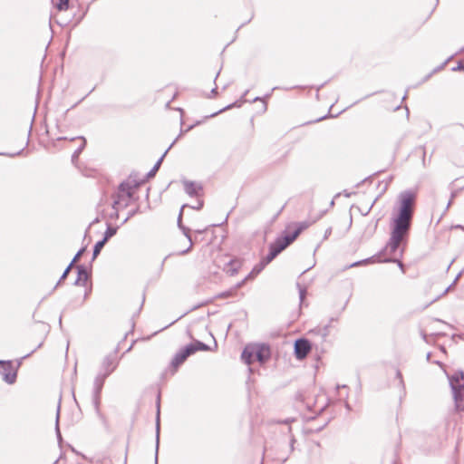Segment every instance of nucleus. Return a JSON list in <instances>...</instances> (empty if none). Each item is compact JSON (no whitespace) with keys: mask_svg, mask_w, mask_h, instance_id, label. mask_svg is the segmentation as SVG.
Instances as JSON below:
<instances>
[{"mask_svg":"<svg viewBox=\"0 0 464 464\" xmlns=\"http://www.w3.org/2000/svg\"><path fill=\"white\" fill-rule=\"evenodd\" d=\"M106 378H107V376L98 372V374L96 375L94 382H93L92 404H93L94 410L96 411V414L100 418L102 417V414L100 411L101 393H102V387H103Z\"/></svg>","mask_w":464,"mask_h":464,"instance_id":"20e7f679","label":"nucleus"},{"mask_svg":"<svg viewBox=\"0 0 464 464\" xmlns=\"http://www.w3.org/2000/svg\"><path fill=\"white\" fill-rule=\"evenodd\" d=\"M117 230H118V227H112L110 224H107V228H106V230L103 234V237L102 239L107 243L108 240L117 233Z\"/></svg>","mask_w":464,"mask_h":464,"instance_id":"393cba45","label":"nucleus"},{"mask_svg":"<svg viewBox=\"0 0 464 464\" xmlns=\"http://www.w3.org/2000/svg\"><path fill=\"white\" fill-rule=\"evenodd\" d=\"M395 376H396V379L398 380V385L404 389V382H403V379H402V374L401 372V371L399 369H396V372H395Z\"/></svg>","mask_w":464,"mask_h":464,"instance_id":"7c9ffc66","label":"nucleus"},{"mask_svg":"<svg viewBox=\"0 0 464 464\" xmlns=\"http://www.w3.org/2000/svg\"><path fill=\"white\" fill-rule=\"evenodd\" d=\"M448 378L455 407L457 411H464V372L456 371L453 374L448 375Z\"/></svg>","mask_w":464,"mask_h":464,"instance_id":"7ed1b4c3","label":"nucleus"},{"mask_svg":"<svg viewBox=\"0 0 464 464\" xmlns=\"http://www.w3.org/2000/svg\"><path fill=\"white\" fill-rule=\"evenodd\" d=\"M455 196H456V193H455V192L451 193V198H450V201L448 202V204H447L446 210H447V209L450 208V206L451 205V203H452V199H453V198H454Z\"/></svg>","mask_w":464,"mask_h":464,"instance_id":"c03bdc74","label":"nucleus"},{"mask_svg":"<svg viewBox=\"0 0 464 464\" xmlns=\"http://www.w3.org/2000/svg\"><path fill=\"white\" fill-rule=\"evenodd\" d=\"M76 269H77V278L74 281L73 285L83 286V285H85L86 282L88 281V279L90 277V274L88 273L87 268L82 265L77 266Z\"/></svg>","mask_w":464,"mask_h":464,"instance_id":"f8f14e48","label":"nucleus"},{"mask_svg":"<svg viewBox=\"0 0 464 464\" xmlns=\"http://www.w3.org/2000/svg\"><path fill=\"white\" fill-rule=\"evenodd\" d=\"M249 279H250V278H249V277H247V276H246L244 279H242L240 282H238V283L236 285V287H235V288H236V289H238V288L242 287V286L246 284V282L247 280H249Z\"/></svg>","mask_w":464,"mask_h":464,"instance_id":"e433bc0d","label":"nucleus"},{"mask_svg":"<svg viewBox=\"0 0 464 464\" xmlns=\"http://www.w3.org/2000/svg\"><path fill=\"white\" fill-rule=\"evenodd\" d=\"M105 244H106V242L102 239L96 242V244L93 246L92 258V260H94L99 256V254L101 253V251L103 248Z\"/></svg>","mask_w":464,"mask_h":464,"instance_id":"a878e982","label":"nucleus"},{"mask_svg":"<svg viewBox=\"0 0 464 464\" xmlns=\"http://www.w3.org/2000/svg\"><path fill=\"white\" fill-rule=\"evenodd\" d=\"M276 256H275L270 251L268 254L261 259L265 265H268L270 262H272Z\"/></svg>","mask_w":464,"mask_h":464,"instance_id":"72a5a7b5","label":"nucleus"},{"mask_svg":"<svg viewBox=\"0 0 464 464\" xmlns=\"http://www.w3.org/2000/svg\"><path fill=\"white\" fill-rule=\"evenodd\" d=\"M73 266L74 265L70 262V264L67 266V267L65 268V270L62 274V276H61L59 281L57 282V284L55 285L54 288H56L64 279H66V277L68 276V275H69V273L72 270Z\"/></svg>","mask_w":464,"mask_h":464,"instance_id":"bb28decb","label":"nucleus"},{"mask_svg":"<svg viewBox=\"0 0 464 464\" xmlns=\"http://www.w3.org/2000/svg\"><path fill=\"white\" fill-rule=\"evenodd\" d=\"M145 181V179L138 182L130 178L125 181H122L118 190L112 195V209H115V217H119L120 208H127L134 195V190Z\"/></svg>","mask_w":464,"mask_h":464,"instance_id":"f03ea898","label":"nucleus"},{"mask_svg":"<svg viewBox=\"0 0 464 464\" xmlns=\"http://www.w3.org/2000/svg\"><path fill=\"white\" fill-rule=\"evenodd\" d=\"M85 249H86L85 246L80 248L78 250V252L76 253V255L73 256V258L71 261V263L74 265L80 259V257L82 256V254L84 253Z\"/></svg>","mask_w":464,"mask_h":464,"instance_id":"473e14b6","label":"nucleus"},{"mask_svg":"<svg viewBox=\"0 0 464 464\" xmlns=\"http://www.w3.org/2000/svg\"><path fill=\"white\" fill-rule=\"evenodd\" d=\"M296 286H297L298 292H299L300 304H302L304 303V298L306 296L307 291H306V288L303 287L299 283L296 284Z\"/></svg>","mask_w":464,"mask_h":464,"instance_id":"cd10ccee","label":"nucleus"},{"mask_svg":"<svg viewBox=\"0 0 464 464\" xmlns=\"http://www.w3.org/2000/svg\"><path fill=\"white\" fill-rule=\"evenodd\" d=\"M317 331L320 333L323 338H325L329 334V325H325L324 328H320Z\"/></svg>","mask_w":464,"mask_h":464,"instance_id":"c9c22d12","label":"nucleus"},{"mask_svg":"<svg viewBox=\"0 0 464 464\" xmlns=\"http://www.w3.org/2000/svg\"><path fill=\"white\" fill-rule=\"evenodd\" d=\"M2 365L1 373L4 381L8 384H13L16 381L17 373L16 371L13 370V364L11 361H0Z\"/></svg>","mask_w":464,"mask_h":464,"instance_id":"6e6552de","label":"nucleus"},{"mask_svg":"<svg viewBox=\"0 0 464 464\" xmlns=\"http://www.w3.org/2000/svg\"><path fill=\"white\" fill-rule=\"evenodd\" d=\"M192 347L188 346L187 344L175 353L170 362V367L173 368L174 372L187 360L188 356L192 355Z\"/></svg>","mask_w":464,"mask_h":464,"instance_id":"0eeeda50","label":"nucleus"},{"mask_svg":"<svg viewBox=\"0 0 464 464\" xmlns=\"http://www.w3.org/2000/svg\"><path fill=\"white\" fill-rule=\"evenodd\" d=\"M248 93V90H246L243 94L242 96L240 97L239 100L227 105L226 107L220 109L219 111H216V112H213L212 114H210L209 116H207V118H213L217 115H218L219 113H222L227 110H230L232 108H239L241 107V105L246 102V94Z\"/></svg>","mask_w":464,"mask_h":464,"instance_id":"ddd939ff","label":"nucleus"},{"mask_svg":"<svg viewBox=\"0 0 464 464\" xmlns=\"http://www.w3.org/2000/svg\"><path fill=\"white\" fill-rule=\"evenodd\" d=\"M337 390L340 389V388H343V389H347L348 387L346 385H337Z\"/></svg>","mask_w":464,"mask_h":464,"instance_id":"13d9d810","label":"nucleus"},{"mask_svg":"<svg viewBox=\"0 0 464 464\" xmlns=\"http://www.w3.org/2000/svg\"><path fill=\"white\" fill-rule=\"evenodd\" d=\"M334 205V200L332 199L331 202H330V206L333 207Z\"/></svg>","mask_w":464,"mask_h":464,"instance_id":"0e129e2a","label":"nucleus"},{"mask_svg":"<svg viewBox=\"0 0 464 464\" xmlns=\"http://www.w3.org/2000/svg\"><path fill=\"white\" fill-rule=\"evenodd\" d=\"M312 349L311 343L305 338L297 339L294 344V353L298 360L304 359Z\"/></svg>","mask_w":464,"mask_h":464,"instance_id":"39448f33","label":"nucleus"},{"mask_svg":"<svg viewBox=\"0 0 464 464\" xmlns=\"http://www.w3.org/2000/svg\"><path fill=\"white\" fill-rule=\"evenodd\" d=\"M183 184L185 192L190 197L198 196V192L202 190V186L194 181L185 180Z\"/></svg>","mask_w":464,"mask_h":464,"instance_id":"4468645a","label":"nucleus"},{"mask_svg":"<svg viewBox=\"0 0 464 464\" xmlns=\"http://www.w3.org/2000/svg\"><path fill=\"white\" fill-rule=\"evenodd\" d=\"M88 95H89V93H88V94H86L84 97H82V98L78 102H76L75 104H73V105L72 106V109L75 108L79 103H81L83 100H85V98H86Z\"/></svg>","mask_w":464,"mask_h":464,"instance_id":"49530a36","label":"nucleus"},{"mask_svg":"<svg viewBox=\"0 0 464 464\" xmlns=\"http://www.w3.org/2000/svg\"><path fill=\"white\" fill-rule=\"evenodd\" d=\"M76 139L82 140V143L78 147V149L74 150V152L72 155V163H74L78 160L80 154L82 153V151L84 150V148L86 146V140H85L84 137H82V136L78 137V138H74V137L71 138V139H69V140L72 141V140H74ZM68 140V138L67 137H59L57 139V140Z\"/></svg>","mask_w":464,"mask_h":464,"instance_id":"dca6fc26","label":"nucleus"},{"mask_svg":"<svg viewBox=\"0 0 464 464\" xmlns=\"http://www.w3.org/2000/svg\"><path fill=\"white\" fill-rule=\"evenodd\" d=\"M206 230H207V228H204V229H198V230H196V232H197V233H198V234H202V233H204Z\"/></svg>","mask_w":464,"mask_h":464,"instance_id":"5fc2aeb1","label":"nucleus"},{"mask_svg":"<svg viewBox=\"0 0 464 464\" xmlns=\"http://www.w3.org/2000/svg\"><path fill=\"white\" fill-rule=\"evenodd\" d=\"M157 412H156V449H155V464H158V454L160 446V394L157 397Z\"/></svg>","mask_w":464,"mask_h":464,"instance_id":"9d476101","label":"nucleus"},{"mask_svg":"<svg viewBox=\"0 0 464 464\" xmlns=\"http://www.w3.org/2000/svg\"><path fill=\"white\" fill-rule=\"evenodd\" d=\"M453 262H454V259H453L452 261H450V265H449V266H448V267H447V270H449V269H450V266L453 264Z\"/></svg>","mask_w":464,"mask_h":464,"instance_id":"e2e57ef3","label":"nucleus"},{"mask_svg":"<svg viewBox=\"0 0 464 464\" xmlns=\"http://www.w3.org/2000/svg\"><path fill=\"white\" fill-rule=\"evenodd\" d=\"M298 236L293 231L291 234H285L282 237H278L276 239L281 242L282 246L286 248L290 244H292Z\"/></svg>","mask_w":464,"mask_h":464,"instance_id":"aec40b11","label":"nucleus"},{"mask_svg":"<svg viewBox=\"0 0 464 464\" xmlns=\"http://www.w3.org/2000/svg\"><path fill=\"white\" fill-rule=\"evenodd\" d=\"M117 365L118 361L116 353H113L111 354L107 355L103 359L99 372L108 377L114 372V370L117 368Z\"/></svg>","mask_w":464,"mask_h":464,"instance_id":"423d86ee","label":"nucleus"},{"mask_svg":"<svg viewBox=\"0 0 464 464\" xmlns=\"http://www.w3.org/2000/svg\"><path fill=\"white\" fill-rule=\"evenodd\" d=\"M173 145H174V142H172L169 146V148L165 150L163 155L157 160V162L154 164L153 168L147 173L146 179H150L153 178L156 175L157 171L159 170V169L161 166V163L163 161L164 157L166 156L168 151L172 148Z\"/></svg>","mask_w":464,"mask_h":464,"instance_id":"f3484780","label":"nucleus"},{"mask_svg":"<svg viewBox=\"0 0 464 464\" xmlns=\"http://www.w3.org/2000/svg\"><path fill=\"white\" fill-rule=\"evenodd\" d=\"M137 212H138V209L131 210V211L128 214L127 218L122 221V224L126 223V222L129 220V218H131V217H133Z\"/></svg>","mask_w":464,"mask_h":464,"instance_id":"58836bf2","label":"nucleus"},{"mask_svg":"<svg viewBox=\"0 0 464 464\" xmlns=\"http://www.w3.org/2000/svg\"><path fill=\"white\" fill-rule=\"evenodd\" d=\"M266 266V265H265L263 261H260L252 268L251 272L247 275V277L250 279L254 278L260 274Z\"/></svg>","mask_w":464,"mask_h":464,"instance_id":"b1692460","label":"nucleus"},{"mask_svg":"<svg viewBox=\"0 0 464 464\" xmlns=\"http://www.w3.org/2000/svg\"><path fill=\"white\" fill-rule=\"evenodd\" d=\"M256 360L260 363H265L271 356L270 348L267 344H253Z\"/></svg>","mask_w":464,"mask_h":464,"instance_id":"1a4fd4ad","label":"nucleus"},{"mask_svg":"<svg viewBox=\"0 0 464 464\" xmlns=\"http://www.w3.org/2000/svg\"><path fill=\"white\" fill-rule=\"evenodd\" d=\"M421 337H422V339H423L426 343H428V342H429V341H428V335H427L424 332H421Z\"/></svg>","mask_w":464,"mask_h":464,"instance_id":"8fccbe9b","label":"nucleus"},{"mask_svg":"<svg viewBox=\"0 0 464 464\" xmlns=\"http://www.w3.org/2000/svg\"><path fill=\"white\" fill-rule=\"evenodd\" d=\"M345 408H346L348 411H350V410H351V406H350V404H349L347 401L345 402Z\"/></svg>","mask_w":464,"mask_h":464,"instance_id":"bf43d9fd","label":"nucleus"},{"mask_svg":"<svg viewBox=\"0 0 464 464\" xmlns=\"http://www.w3.org/2000/svg\"><path fill=\"white\" fill-rule=\"evenodd\" d=\"M436 321H437V322H440V323H442V324H446V323H445L444 321H442V320H440V319H436Z\"/></svg>","mask_w":464,"mask_h":464,"instance_id":"69168bd1","label":"nucleus"},{"mask_svg":"<svg viewBox=\"0 0 464 464\" xmlns=\"http://www.w3.org/2000/svg\"><path fill=\"white\" fill-rule=\"evenodd\" d=\"M289 457V454L285 455V456H283L280 458V460H282L283 462H285Z\"/></svg>","mask_w":464,"mask_h":464,"instance_id":"603ef678","label":"nucleus"},{"mask_svg":"<svg viewBox=\"0 0 464 464\" xmlns=\"http://www.w3.org/2000/svg\"><path fill=\"white\" fill-rule=\"evenodd\" d=\"M461 275H462V271H461V272H459V273L457 275V276L455 277V279H454V281H453L452 285H454V284H455V283H456V282L460 278Z\"/></svg>","mask_w":464,"mask_h":464,"instance_id":"09e8293b","label":"nucleus"},{"mask_svg":"<svg viewBox=\"0 0 464 464\" xmlns=\"http://www.w3.org/2000/svg\"><path fill=\"white\" fill-rule=\"evenodd\" d=\"M262 99L260 97H256L254 98L252 101H250V102H259L261 101Z\"/></svg>","mask_w":464,"mask_h":464,"instance_id":"864d4df0","label":"nucleus"},{"mask_svg":"<svg viewBox=\"0 0 464 464\" xmlns=\"http://www.w3.org/2000/svg\"><path fill=\"white\" fill-rule=\"evenodd\" d=\"M416 199L417 193L411 189L403 190L398 195V208L394 210L393 217L392 218L391 237L386 246L376 255L356 261L351 264L349 267H355L362 265L378 262V260L385 254L394 255L396 253L400 245L406 241L409 235L414 214Z\"/></svg>","mask_w":464,"mask_h":464,"instance_id":"f257e3e1","label":"nucleus"},{"mask_svg":"<svg viewBox=\"0 0 464 464\" xmlns=\"http://www.w3.org/2000/svg\"><path fill=\"white\" fill-rule=\"evenodd\" d=\"M218 94V88L217 86L214 87L211 92H210V94L208 96V98H212L213 96L217 95Z\"/></svg>","mask_w":464,"mask_h":464,"instance_id":"a19ab883","label":"nucleus"},{"mask_svg":"<svg viewBox=\"0 0 464 464\" xmlns=\"http://www.w3.org/2000/svg\"><path fill=\"white\" fill-rule=\"evenodd\" d=\"M231 295V292H223L221 293L218 296L221 297V298H225V297H227V296H230Z\"/></svg>","mask_w":464,"mask_h":464,"instance_id":"37998d69","label":"nucleus"},{"mask_svg":"<svg viewBox=\"0 0 464 464\" xmlns=\"http://www.w3.org/2000/svg\"><path fill=\"white\" fill-rule=\"evenodd\" d=\"M324 212H323L320 217H318L317 218L315 219H313L311 221L309 220H305V221H301V222H298V223H295V229L294 230L295 232V234L297 236H299L304 230H305L306 228H308L312 224H314V222H316V220L318 218H320L323 215H324Z\"/></svg>","mask_w":464,"mask_h":464,"instance_id":"6ab92c4d","label":"nucleus"},{"mask_svg":"<svg viewBox=\"0 0 464 464\" xmlns=\"http://www.w3.org/2000/svg\"><path fill=\"white\" fill-rule=\"evenodd\" d=\"M56 8L59 11H66L69 8V0H58Z\"/></svg>","mask_w":464,"mask_h":464,"instance_id":"c85d7f7f","label":"nucleus"},{"mask_svg":"<svg viewBox=\"0 0 464 464\" xmlns=\"http://www.w3.org/2000/svg\"><path fill=\"white\" fill-rule=\"evenodd\" d=\"M241 267V261L238 259H231L227 265L225 270L230 276L237 274Z\"/></svg>","mask_w":464,"mask_h":464,"instance_id":"a211bd4d","label":"nucleus"},{"mask_svg":"<svg viewBox=\"0 0 464 464\" xmlns=\"http://www.w3.org/2000/svg\"><path fill=\"white\" fill-rule=\"evenodd\" d=\"M23 150H24V148L22 150H20L19 151L15 152V153H10V154L1 153V154L2 155H7V156H9L11 158H14L15 156L20 155L23 152Z\"/></svg>","mask_w":464,"mask_h":464,"instance_id":"ea45409f","label":"nucleus"},{"mask_svg":"<svg viewBox=\"0 0 464 464\" xmlns=\"http://www.w3.org/2000/svg\"><path fill=\"white\" fill-rule=\"evenodd\" d=\"M462 52H464V46L458 53H462Z\"/></svg>","mask_w":464,"mask_h":464,"instance_id":"774afa93","label":"nucleus"},{"mask_svg":"<svg viewBox=\"0 0 464 464\" xmlns=\"http://www.w3.org/2000/svg\"><path fill=\"white\" fill-rule=\"evenodd\" d=\"M241 360L247 365H250L256 360L253 344H248L244 348Z\"/></svg>","mask_w":464,"mask_h":464,"instance_id":"2eb2a0df","label":"nucleus"},{"mask_svg":"<svg viewBox=\"0 0 464 464\" xmlns=\"http://www.w3.org/2000/svg\"><path fill=\"white\" fill-rule=\"evenodd\" d=\"M111 218H117L118 217H115V209H113V212L110 215Z\"/></svg>","mask_w":464,"mask_h":464,"instance_id":"6e6d98bb","label":"nucleus"},{"mask_svg":"<svg viewBox=\"0 0 464 464\" xmlns=\"http://www.w3.org/2000/svg\"><path fill=\"white\" fill-rule=\"evenodd\" d=\"M100 221L99 218H96L92 223L91 225L92 224H95V223H98Z\"/></svg>","mask_w":464,"mask_h":464,"instance_id":"052dcab7","label":"nucleus"},{"mask_svg":"<svg viewBox=\"0 0 464 464\" xmlns=\"http://www.w3.org/2000/svg\"><path fill=\"white\" fill-rule=\"evenodd\" d=\"M188 346L192 347V349H193L191 351L192 354L198 351H208L210 349L208 344L204 343L203 342L198 341V340L194 341L191 343H188Z\"/></svg>","mask_w":464,"mask_h":464,"instance_id":"412c9836","label":"nucleus"},{"mask_svg":"<svg viewBox=\"0 0 464 464\" xmlns=\"http://www.w3.org/2000/svg\"><path fill=\"white\" fill-rule=\"evenodd\" d=\"M430 353H427V360H430Z\"/></svg>","mask_w":464,"mask_h":464,"instance_id":"338daca9","label":"nucleus"},{"mask_svg":"<svg viewBox=\"0 0 464 464\" xmlns=\"http://www.w3.org/2000/svg\"><path fill=\"white\" fill-rule=\"evenodd\" d=\"M202 207H203V201H200V202H198V205H196V207H193V208L197 209V210H199V209L202 208Z\"/></svg>","mask_w":464,"mask_h":464,"instance_id":"a18cd8bd","label":"nucleus"},{"mask_svg":"<svg viewBox=\"0 0 464 464\" xmlns=\"http://www.w3.org/2000/svg\"><path fill=\"white\" fill-rule=\"evenodd\" d=\"M325 84H326V82H324V83H322V84H320V85H318V86L316 87V92H319V91H320V90H321V89H322Z\"/></svg>","mask_w":464,"mask_h":464,"instance_id":"3c124183","label":"nucleus"},{"mask_svg":"<svg viewBox=\"0 0 464 464\" xmlns=\"http://www.w3.org/2000/svg\"><path fill=\"white\" fill-rule=\"evenodd\" d=\"M285 248L282 246L281 242L276 239L273 243L269 245V251L275 256H277Z\"/></svg>","mask_w":464,"mask_h":464,"instance_id":"4be33fe9","label":"nucleus"},{"mask_svg":"<svg viewBox=\"0 0 464 464\" xmlns=\"http://www.w3.org/2000/svg\"><path fill=\"white\" fill-rule=\"evenodd\" d=\"M292 421H294V419H285L284 420H278L277 422L282 424H289Z\"/></svg>","mask_w":464,"mask_h":464,"instance_id":"79ce46f5","label":"nucleus"},{"mask_svg":"<svg viewBox=\"0 0 464 464\" xmlns=\"http://www.w3.org/2000/svg\"><path fill=\"white\" fill-rule=\"evenodd\" d=\"M378 262H384V263H397L399 267L403 270V264L401 261L396 259V258H392V257H386V258H383V259H379Z\"/></svg>","mask_w":464,"mask_h":464,"instance_id":"c756f323","label":"nucleus"},{"mask_svg":"<svg viewBox=\"0 0 464 464\" xmlns=\"http://www.w3.org/2000/svg\"><path fill=\"white\" fill-rule=\"evenodd\" d=\"M463 70H464V64L462 63V62H459L457 66L452 68V71H454V72L463 71Z\"/></svg>","mask_w":464,"mask_h":464,"instance_id":"4c0bfd02","label":"nucleus"},{"mask_svg":"<svg viewBox=\"0 0 464 464\" xmlns=\"http://www.w3.org/2000/svg\"><path fill=\"white\" fill-rule=\"evenodd\" d=\"M58 410H60V406H58ZM58 420H59V411H57V417H56V435H57V439H58L59 442H61L62 435H61L59 426H58Z\"/></svg>","mask_w":464,"mask_h":464,"instance_id":"f704fd0d","label":"nucleus"},{"mask_svg":"<svg viewBox=\"0 0 464 464\" xmlns=\"http://www.w3.org/2000/svg\"><path fill=\"white\" fill-rule=\"evenodd\" d=\"M34 351H35V349H34V350H33L31 353H29L25 354V355L23 357V359L29 357L33 353H34Z\"/></svg>","mask_w":464,"mask_h":464,"instance_id":"4d7b16f0","label":"nucleus"},{"mask_svg":"<svg viewBox=\"0 0 464 464\" xmlns=\"http://www.w3.org/2000/svg\"><path fill=\"white\" fill-rule=\"evenodd\" d=\"M193 127H194V125H190V126H188V129H187L185 131H188V130H190Z\"/></svg>","mask_w":464,"mask_h":464,"instance_id":"680f3d73","label":"nucleus"},{"mask_svg":"<svg viewBox=\"0 0 464 464\" xmlns=\"http://www.w3.org/2000/svg\"><path fill=\"white\" fill-rule=\"evenodd\" d=\"M185 207H186V205L182 206L181 209L179 211V218H178V226L182 230L183 234L188 238V240L189 241V246H188V247L187 249L182 250L179 253L180 255H185V254L188 253V251L191 249V247L193 246V241H192V238H191V236H190V233H189V228H188L187 227L182 225V212H183V208Z\"/></svg>","mask_w":464,"mask_h":464,"instance_id":"9b49d317","label":"nucleus"},{"mask_svg":"<svg viewBox=\"0 0 464 464\" xmlns=\"http://www.w3.org/2000/svg\"><path fill=\"white\" fill-rule=\"evenodd\" d=\"M457 54H459V53H454V54L450 55V56L448 59H446V60H445V61H444L440 65H439L438 67H436L435 69H433V71H432L431 72H430L428 75H426V76L424 77V79L422 80V82H424L428 81V80L431 77V75H432L433 73L438 72L439 71L442 70V69L446 66V64H447V63H449V62H450V60H451L455 55H457Z\"/></svg>","mask_w":464,"mask_h":464,"instance_id":"5701e85b","label":"nucleus"},{"mask_svg":"<svg viewBox=\"0 0 464 464\" xmlns=\"http://www.w3.org/2000/svg\"><path fill=\"white\" fill-rule=\"evenodd\" d=\"M288 432H289V434H290V439H289L290 450H289V451H290V452H293V451H294V450H295L294 445H295V441H296V440H295V439L294 435L292 434V429H291V427H289V428H288Z\"/></svg>","mask_w":464,"mask_h":464,"instance_id":"2f4dec72","label":"nucleus"},{"mask_svg":"<svg viewBox=\"0 0 464 464\" xmlns=\"http://www.w3.org/2000/svg\"><path fill=\"white\" fill-rule=\"evenodd\" d=\"M331 232H332V228L331 227L327 228L324 233V238H327L328 236L331 234Z\"/></svg>","mask_w":464,"mask_h":464,"instance_id":"de8ad7c7","label":"nucleus"}]
</instances>
